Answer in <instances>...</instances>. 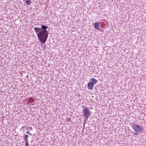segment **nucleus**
Listing matches in <instances>:
<instances>
[{
	"label": "nucleus",
	"instance_id": "14",
	"mask_svg": "<svg viewBox=\"0 0 146 146\" xmlns=\"http://www.w3.org/2000/svg\"><path fill=\"white\" fill-rule=\"evenodd\" d=\"M25 127H25V126H23V127H22V128H21V129L22 128H23V130H24V128H25Z\"/></svg>",
	"mask_w": 146,
	"mask_h": 146
},
{
	"label": "nucleus",
	"instance_id": "5",
	"mask_svg": "<svg viewBox=\"0 0 146 146\" xmlns=\"http://www.w3.org/2000/svg\"><path fill=\"white\" fill-rule=\"evenodd\" d=\"M94 28L97 30H99L100 29L99 24L97 22H96L94 23Z\"/></svg>",
	"mask_w": 146,
	"mask_h": 146
},
{
	"label": "nucleus",
	"instance_id": "9",
	"mask_svg": "<svg viewBox=\"0 0 146 146\" xmlns=\"http://www.w3.org/2000/svg\"><path fill=\"white\" fill-rule=\"evenodd\" d=\"M30 0H26L25 1L26 3H27V5H30L31 3V2H30Z\"/></svg>",
	"mask_w": 146,
	"mask_h": 146
},
{
	"label": "nucleus",
	"instance_id": "7",
	"mask_svg": "<svg viewBox=\"0 0 146 146\" xmlns=\"http://www.w3.org/2000/svg\"><path fill=\"white\" fill-rule=\"evenodd\" d=\"M84 117V122H86V121L88 120L89 116L90 115H83Z\"/></svg>",
	"mask_w": 146,
	"mask_h": 146
},
{
	"label": "nucleus",
	"instance_id": "15",
	"mask_svg": "<svg viewBox=\"0 0 146 146\" xmlns=\"http://www.w3.org/2000/svg\"><path fill=\"white\" fill-rule=\"evenodd\" d=\"M106 22H107V21H106V22H104V24H105V23L106 24Z\"/></svg>",
	"mask_w": 146,
	"mask_h": 146
},
{
	"label": "nucleus",
	"instance_id": "11",
	"mask_svg": "<svg viewBox=\"0 0 146 146\" xmlns=\"http://www.w3.org/2000/svg\"><path fill=\"white\" fill-rule=\"evenodd\" d=\"M26 133H27V134H29V135H32L31 134V133H30L29 131H27V132H26Z\"/></svg>",
	"mask_w": 146,
	"mask_h": 146
},
{
	"label": "nucleus",
	"instance_id": "13",
	"mask_svg": "<svg viewBox=\"0 0 146 146\" xmlns=\"http://www.w3.org/2000/svg\"><path fill=\"white\" fill-rule=\"evenodd\" d=\"M133 134L135 135H138V134L136 132H133Z\"/></svg>",
	"mask_w": 146,
	"mask_h": 146
},
{
	"label": "nucleus",
	"instance_id": "6",
	"mask_svg": "<svg viewBox=\"0 0 146 146\" xmlns=\"http://www.w3.org/2000/svg\"><path fill=\"white\" fill-rule=\"evenodd\" d=\"M89 81H90V82H92V83H93L94 85L96 84L98 82V80L94 78H91Z\"/></svg>",
	"mask_w": 146,
	"mask_h": 146
},
{
	"label": "nucleus",
	"instance_id": "8",
	"mask_svg": "<svg viewBox=\"0 0 146 146\" xmlns=\"http://www.w3.org/2000/svg\"><path fill=\"white\" fill-rule=\"evenodd\" d=\"M28 135H25L24 136V141L25 142H26V141H28Z\"/></svg>",
	"mask_w": 146,
	"mask_h": 146
},
{
	"label": "nucleus",
	"instance_id": "2",
	"mask_svg": "<svg viewBox=\"0 0 146 146\" xmlns=\"http://www.w3.org/2000/svg\"><path fill=\"white\" fill-rule=\"evenodd\" d=\"M83 108V115H90L91 113V112L89 111V109L86 106H82Z\"/></svg>",
	"mask_w": 146,
	"mask_h": 146
},
{
	"label": "nucleus",
	"instance_id": "16",
	"mask_svg": "<svg viewBox=\"0 0 146 146\" xmlns=\"http://www.w3.org/2000/svg\"><path fill=\"white\" fill-rule=\"evenodd\" d=\"M20 74L21 75H23V74H22V73H21V72H20Z\"/></svg>",
	"mask_w": 146,
	"mask_h": 146
},
{
	"label": "nucleus",
	"instance_id": "1",
	"mask_svg": "<svg viewBox=\"0 0 146 146\" xmlns=\"http://www.w3.org/2000/svg\"><path fill=\"white\" fill-rule=\"evenodd\" d=\"M47 26L42 25L41 28L35 27V31L37 35L38 39L41 43H45L48 37V32L46 30Z\"/></svg>",
	"mask_w": 146,
	"mask_h": 146
},
{
	"label": "nucleus",
	"instance_id": "17",
	"mask_svg": "<svg viewBox=\"0 0 146 146\" xmlns=\"http://www.w3.org/2000/svg\"><path fill=\"white\" fill-rule=\"evenodd\" d=\"M25 146H29V145H25Z\"/></svg>",
	"mask_w": 146,
	"mask_h": 146
},
{
	"label": "nucleus",
	"instance_id": "12",
	"mask_svg": "<svg viewBox=\"0 0 146 146\" xmlns=\"http://www.w3.org/2000/svg\"><path fill=\"white\" fill-rule=\"evenodd\" d=\"M27 128L28 129H30V130H32V128L30 127H27Z\"/></svg>",
	"mask_w": 146,
	"mask_h": 146
},
{
	"label": "nucleus",
	"instance_id": "10",
	"mask_svg": "<svg viewBox=\"0 0 146 146\" xmlns=\"http://www.w3.org/2000/svg\"><path fill=\"white\" fill-rule=\"evenodd\" d=\"M25 145H28L29 143H28V141L25 142Z\"/></svg>",
	"mask_w": 146,
	"mask_h": 146
},
{
	"label": "nucleus",
	"instance_id": "4",
	"mask_svg": "<svg viewBox=\"0 0 146 146\" xmlns=\"http://www.w3.org/2000/svg\"><path fill=\"white\" fill-rule=\"evenodd\" d=\"M94 85L92 82H89L87 84V87L89 90H92L93 89Z\"/></svg>",
	"mask_w": 146,
	"mask_h": 146
},
{
	"label": "nucleus",
	"instance_id": "3",
	"mask_svg": "<svg viewBox=\"0 0 146 146\" xmlns=\"http://www.w3.org/2000/svg\"><path fill=\"white\" fill-rule=\"evenodd\" d=\"M132 127L135 131L137 132H141L143 129L142 127L135 124L132 125Z\"/></svg>",
	"mask_w": 146,
	"mask_h": 146
}]
</instances>
